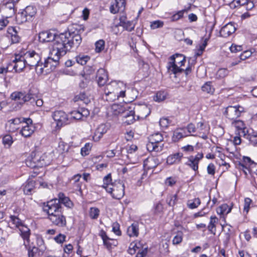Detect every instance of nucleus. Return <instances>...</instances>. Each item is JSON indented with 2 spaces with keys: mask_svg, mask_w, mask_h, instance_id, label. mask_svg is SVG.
Wrapping results in <instances>:
<instances>
[{
  "mask_svg": "<svg viewBox=\"0 0 257 257\" xmlns=\"http://www.w3.org/2000/svg\"><path fill=\"white\" fill-rule=\"evenodd\" d=\"M43 208L48 214V219L51 222L59 227H63L66 225L65 216L63 214L62 208L59 207L54 202L43 203Z\"/></svg>",
  "mask_w": 257,
  "mask_h": 257,
  "instance_id": "nucleus-1",
  "label": "nucleus"
},
{
  "mask_svg": "<svg viewBox=\"0 0 257 257\" xmlns=\"http://www.w3.org/2000/svg\"><path fill=\"white\" fill-rule=\"evenodd\" d=\"M69 36L70 33L67 32L55 35L51 51V54L55 56V59L56 60L60 59L70 50L71 47L69 44Z\"/></svg>",
  "mask_w": 257,
  "mask_h": 257,
  "instance_id": "nucleus-2",
  "label": "nucleus"
},
{
  "mask_svg": "<svg viewBox=\"0 0 257 257\" xmlns=\"http://www.w3.org/2000/svg\"><path fill=\"white\" fill-rule=\"evenodd\" d=\"M26 165L31 168H41L49 164L45 154L39 152H33L26 160Z\"/></svg>",
  "mask_w": 257,
  "mask_h": 257,
  "instance_id": "nucleus-3",
  "label": "nucleus"
},
{
  "mask_svg": "<svg viewBox=\"0 0 257 257\" xmlns=\"http://www.w3.org/2000/svg\"><path fill=\"white\" fill-rule=\"evenodd\" d=\"M186 62L185 57L180 54L176 53L170 57V61L168 63L167 69L169 73L175 75L181 73L184 70L180 67L184 65Z\"/></svg>",
  "mask_w": 257,
  "mask_h": 257,
  "instance_id": "nucleus-4",
  "label": "nucleus"
},
{
  "mask_svg": "<svg viewBox=\"0 0 257 257\" xmlns=\"http://www.w3.org/2000/svg\"><path fill=\"white\" fill-rule=\"evenodd\" d=\"M102 187L110 193L114 199L119 200L124 195V185L120 181L111 183L108 186L102 185Z\"/></svg>",
  "mask_w": 257,
  "mask_h": 257,
  "instance_id": "nucleus-5",
  "label": "nucleus"
},
{
  "mask_svg": "<svg viewBox=\"0 0 257 257\" xmlns=\"http://www.w3.org/2000/svg\"><path fill=\"white\" fill-rule=\"evenodd\" d=\"M9 122H11L13 124H18L21 122L25 123L26 125L23 126L20 133L25 138L30 137L34 133V127L32 125V120L30 118H16L11 119Z\"/></svg>",
  "mask_w": 257,
  "mask_h": 257,
  "instance_id": "nucleus-6",
  "label": "nucleus"
},
{
  "mask_svg": "<svg viewBox=\"0 0 257 257\" xmlns=\"http://www.w3.org/2000/svg\"><path fill=\"white\" fill-rule=\"evenodd\" d=\"M35 95L32 94L31 91L29 93L25 94L21 92H15L12 93L11 97L12 100L15 102L13 105H15V111L19 110L21 108L22 105L26 102L31 100L32 99L35 100Z\"/></svg>",
  "mask_w": 257,
  "mask_h": 257,
  "instance_id": "nucleus-7",
  "label": "nucleus"
},
{
  "mask_svg": "<svg viewBox=\"0 0 257 257\" xmlns=\"http://www.w3.org/2000/svg\"><path fill=\"white\" fill-rule=\"evenodd\" d=\"M149 142L147 145V150L150 152H159L162 150L163 145L160 143L163 140V137L160 133H156L151 135L149 138Z\"/></svg>",
  "mask_w": 257,
  "mask_h": 257,
  "instance_id": "nucleus-8",
  "label": "nucleus"
},
{
  "mask_svg": "<svg viewBox=\"0 0 257 257\" xmlns=\"http://www.w3.org/2000/svg\"><path fill=\"white\" fill-rule=\"evenodd\" d=\"M36 9L32 6H27L23 12L17 16V21L20 23H23L31 21L36 14Z\"/></svg>",
  "mask_w": 257,
  "mask_h": 257,
  "instance_id": "nucleus-9",
  "label": "nucleus"
},
{
  "mask_svg": "<svg viewBox=\"0 0 257 257\" xmlns=\"http://www.w3.org/2000/svg\"><path fill=\"white\" fill-rule=\"evenodd\" d=\"M23 56L25 63L30 69H33V66H36L41 61L40 55L34 51H27Z\"/></svg>",
  "mask_w": 257,
  "mask_h": 257,
  "instance_id": "nucleus-10",
  "label": "nucleus"
},
{
  "mask_svg": "<svg viewBox=\"0 0 257 257\" xmlns=\"http://www.w3.org/2000/svg\"><path fill=\"white\" fill-rule=\"evenodd\" d=\"M71 114L73 113H54L53 118L57 122L56 126L60 128L63 124L71 122Z\"/></svg>",
  "mask_w": 257,
  "mask_h": 257,
  "instance_id": "nucleus-11",
  "label": "nucleus"
},
{
  "mask_svg": "<svg viewBox=\"0 0 257 257\" xmlns=\"http://www.w3.org/2000/svg\"><path fill=\"white\" fill-rule=\"evenodd\" d=\"M58 198H55L52 199L46 203H50L51 202H54L58 205L59 207L63 209L62 204H63L65 206L71 208L73 206V203L69 199V198L66 197L64 193H59L58 195Z\"/></svg>",
  "mask_w": 257,
  "mask_h": 257,
  "instance_id": "nucleus-12",
  "label": "nucleus"
},
{
  "mask_svg": "<svg viewBox=\"0 0 257 257\" xmlns=\"http://www.w3.org/2000/svg\"><path fill=\"white\" fill-rule=\"evenodd\" d=\"M13 63H14L13 69H15L17 72H20L22 71L24 68L28 67L25 63L23 55H16L15 59L13 61Z\"/></svg>",
  "mask_w": 257,
  "mask_h": 257,
  "instance_id": "nucleus-13",
  "label": "nucleus"
},
{
  "mask_svg": "<svg viewBox=\"0 0 257 257\" xmlns=\"http://www.w3.org/2000/svg\"><path fill=\"white\" fill-rule=\"evenodd\" d=\"M197 134L192 135L193 136L199 137L204 140L208 138L209 128L204 124L203 122H199L197 124Z\"/></svg>",
  "mask_w": 257,
  "mask_h": 257,
  "instance_id": "nucleus-14",
  "label": "nucleus"
},
{
  "mask_svg": "<svg viewBox=\"0 0 257 257\" xmlns=\"http://www.w3.org/2000/svg\"><path fill=\"white\" fill-rule=\"evenodd\" d=\"M203 154L198 153L195 156H191L189 158L188 162L186 163L194 171H196L198 169V164L199 161L203 158Z\"/></svg>",
  "mask_w": 257,
  "mask_h": 257,
  "instance_id": "nucleus-15",
  "label": "nucleus"
},
{
  "mask_svg": "<svg viewBox=\"0 0 257 257\" xmlns=\"http://www.w3.org/2000/svg\"><path fill=\"white\" fill-rule=\"evenodd\" d=\"M236 28L232 23H229L223 26L220 31V35L221 37L226 38L234 33Z\"/></svg>",
  "mask_w": 257,
  "mask_h": 257,
  "instance_id": "nucleus-16",
  "label": "nucleus"
},
{
  "mask_svg": "<svg viewBox=\"0 0 257 257\" xmlns=\"http://www.w3.org/2000/svg\"><path fill=\"white\" fill-rule=\"evenodd\" d=\"M56 34L50 31H43L39 34V40L42 43L49 42L54 41Z\"/></svg>",
  "mask_w": 257,
  "mask_h": 257,
  "instance_id": "nucleus-17",
  "label": "nucleus"
},
{
  "mask_svg": "<svg viewBox=\"0 0 257 257\" xmlns=\"http://www.w3.org/2000/svg\"><path fill=\"white\" fill-rule=\"evenodd\" d=\"M124 7V0H115V3L110 7V11L111 13L115 14L119 11H123Z\"/></svg>",
  "mask_w": 257,
  "mask_h": 257,
  "instance_id": "nucleus-18",
  "label": "nucleus"
},
{
  "mask_svg": "<svg viewBox=\"0 0 257 257\" xmlns=\"http://www.w3.org/2000/svg\"><path fill=\"white\" fill-rule=\"evenodd\" d=\"M19 228L21 232V235L24 240V244L26 246L29 245L30 242V230L23 224Z\"/></svg>",
  "mask_w": 257,
  "mask_h": 257,
  "instance_id": "nucleus-19",
  "label": "nucleus"
},
{
  "mask_svg": "<svg viewBox=\"0 0 257 257\" xmlns=\"http://www.w3.org/2000/svg\"><path fill=\"white\" fill-rule=\"evenodd\" d=\"M161 163V161L157 158L150 157L148 158L144 163V166L148 170L155 168L158 165Z\"/></svg>",
  "mask_w": 257,
  "mask_h": 257,
  "instance_id": "nucleus-20",
  "label": "nucleus"
},
{
  "mask_svg": "<svg viewBox=\"0 0 257 257\" xmlns=\"http://www.w3.org/2000/svg\"><path fill=\"white\" fill-rule=\"evenodd\" d=\"M96 78L98 85L99 86L104 85L108 79L105 70L103 68L98 69L97 72Z\"/></svg>",
  "mask_w": 257,
  "mask_h": 257,
  "instance_id": "nucleus-21",
  "label": "nucleus"
},
{
  "mask_svg": "<svg viewBox=\"0 0 257 257\" xmlns=\"http://www.w3.org/2000/svg\"><path fill=\"white\" fill-rule=\"evenodd\" d=\"M186 129L184 127L179 128L174 131L172 136V141L174 142H178L183 138L188 136Z\"/></svg>",
  "mask_w": 257,
  "mask_h": 257,
  "instance_id": "nucleus-22",
  "label": "nucleus"
},
{
  "mask_svg": "<svg viewBox=\"0 0 257 257\" xmlns=\"http://www.w3.org/2000/svg\"><path fill=\"white\" fill-rule=\"evenodd\" d=\"M69 40V44L71 49L73 47L77 48L81 43L82 38L79 34H71L70 33Z\"/></svg>",
  "mask_w": 257,
  "mask_h": 257,
  "instance_id": "nucleus-23",
  "label": "nucleus"
},
{
  "mask_svg": "<svg viewBox=\"0 0 257 257\" xmlns=\"http://www.w3.org/2000/svg\"><path fill=\"white\" fill-rule=\"evenodd\" d=\"M107 128L104 124L100 125L95 132L93 137L94 141H98L102 137L103 135L106 133Z\"/></svg>",
  "mask_w": 257,
  "mask_h": 257,
  "instance_id": "nucleus-24",
  "label": "nucleus"
},
{
  "mask_svg": "<svg viewBox=\"0 0 257 257\" xmlns=\"http://www.w3.org/2000/svg\"><path fill=\"white\" fill-rule=\"evenodd\" d=\"M9 35L8 37L11 38V44H15L19 42L20 38L18 35L17 32L14 28H9L8 30Z\"/></svg>",
  "mask_w": 257,
  "mask_h": 257,
  "instance_id": "nucleus-25",
  "label": "nucleus"
},
{
  "mask_svg": "<svg viewBox=\"0 0 257 257\" xmlns=\"http://www.w3.org/2000/svg\"><path fill=\"white\" fill-rule=\"evenodd\" d=\"M218 219L215 216L210 217V220L207 228L208 231L213 235L216 233V224L218 223Z\"/></svg>",
  "mask_w": 257,
  "mask_h": 257,
  "instance_id": "nucleus-26",
  "label": "nucleus"
},
{
  "mask_svg": "<svg viewBox=\"0 0 257 257\" xmlns=\"http://www.w3.org/2000/svg\"><path fill=\"white\" fill-rule=\"evenodd\" d=\"M182 157V154L179 153L170 155L167 159V163L170 165L178 163L181 161Z\"/></svg>",
  "mask_w": 257,
  "mask_h": 257,
  "instance_id": "nucleus-27",
  "label": "nucleus"
},
{
  "mask_svg": "<svg viewBox=\"0 0 257 257\" xmlns=\"http://www.w3.org/2000/svg\"><path fill=\"white\" fill-rule=\"evenodd\" d=\"M128 235L132 236H138L139 234V226L137 223H133L130 226L127 230Z\"/></svg>",
  "mask_w": 257,
  "mask_h": 257,
  "instance_id": "nucleus-28",
  "label": "nucleus"
},
{
  "mask_svg": "<svg viewBox=\"0 0 257 257\" xmlns=\"http://www.w3.org/2000/svg\"><path fill=\"white\" fill-rule=\"evenodd\" d=\"M73 100L75 102L81 101L86 104H88L90 101V98L84 92L80 93L79 94L75 96Z\"/></svg>",
  "mask_w": 257,
  "mask_h": 257,
  "instance_id": "nucleus-29",
  "label": "nucleus"
},
{
  "mask_svg": "<svg viewBox=\"0 0 257 257\" xmlns=\"http://www.w3.org/2000/svg\"><path fill=\"white\" fill-rule=\"evenodd\" d=\"M232 207L227 204H223L217 209V212L219 214L226 215L231 210Z\"/></svg>",
  "mask_w": 257,
  "mask_h": 257,
  "instance_id": "nucleus-30",
  "label": "nucleus"
},
{
  "mask_svg": "<svg viewBox=\"0 0 257 257\" xmlns=\"http://www.w3.org/2000/svg\"><path fill=\"white\" fill-rule=\"evenodd\" d=\"M135 117V113H126L123 116V122L126 125L131 124L136 120Z\"/></svg>",
  "mask_w": 257,
  "mask_h": 257,
  "instance_id": "nucleus-31",
  "label": "nucleus"
},
{
  "mask_svg": "<svg viewBox=\"0 0 257 257\" xmlns=\"http://www.w3.org/2000/svg\"><path fill=\"white\" fill-rule=\"evenodd\" d=\"M35 182L33 180H28L23 188L24 192L25 194L28 195L35 187Z\"/></svg>",
  "mask_w": 257,
  "mask_h": 257,
  "instance_id": "nucleus-32",
  "label": "nucleus"
},
{
  "mask_svg": "<svg viewBox=\"0 0 257 257\" xmlns=\"http://www.w3.org/2000/svg\"><path fill=\"white\" fill-rule=\"evenodd\" d=\"M49 55H50L45 60L44 63H43V65H44V66H45V67H48L49 65L50 66H52L51 63L52 62L55 63L56 65L58 64V61L60 59H58L57 60H56V59H55V57H54L55 56H53L51 54V51L50 52Z\"/></svg>",
  "mask_w": 257,
  "mask_h": 257,
  "instance_id": "nucleus-33",
  "label": "nucleus"
},
{
  "mask_svg": "<svg viewBox=\"0 0 257 257\" xmlns=\"http://www.w3.org/2000/svg\"><path fill=\"white\" fill-rule=\"evenodd\" d=\"M244 111V108L239 106H228L226 108L225 112H242Z\"/></svg>",
  "mask_w": 257,
  "mask_h": 257,
  "instance_id": "nucleus-34",
  "label": "nucleus"
},
{
  "mask_svg": "<svg viewBox=\"0 0 257 257\" xmlns=\"http://www.w3.org/2000/svg\"><path fill=\"white\" fill-rule=\"evenodd\" d=\"M167 93L164 91H158L154 96V101L160 102L166 98Z\"/></svg>",
  "mask_w": 257,
  "mask_h": 257,
  "instance_id": "nucleus-35",
  "label": "nucleus"
},
{
  "mask_svg": "<svg viewBox=\"0 0 257 257\" xmlns=\"http://www.w3.org/2000/svg\"><path fill=\"white\" fill-rule=\"evenodd\" d=\"M75 59L77 63L83 65L86 64L87 62L90 59V57L87 55H79L75 57Z\"/></svg>",
  "mask_w": 257,
  "mask_h": 257,
  "instance_id": "nucleus-36",
  "label": "nucleus"
},
{
  "mask_svg": "<svg viewBox=\"0 0 257 257\" xmlns=\"http://www.w3.org/2000/svg\"><path fill=\"white\" fill-rule=\"evenodd\" d=\"M88 114L89 113L85 115L83 113H73V114H71V122L78 120H84L87 117Z\"/></svg>",
  "mask_w": 257,
  "mask_h": 257,
  "instance_id": "nucleus-37",
  "label": "nucleus"
},
{
  "mask_svg": "<svg viewBox=\"0 0 257 257\" xmlns=\"http://www.w3.org/2000/svg\"><path fill=\"white\" fill-rule=\"evenodd\" d=\"M177 199V194L169 195L167 197L166 202L169 206L173 207L176 204Z\"/></svg>",
  "mask_w": 257,
  "mask_h": 257,
  "instance_id": "nucleus-38",
  "label": "nucleus"
},
{
  "mask_svg": "<svg viewBox=\"0 0 257 257\" xmlns=\"http://www.w3.org/2000/svg\"><path fill=\"white\" fill-rule=\"evenodd\" d=\"M201 201L199 198H195L193 200H189L187 202V205L191 209L197 208L200 204Z\"/></svg>",
  "mask_w": 257,
  "mask_h": 257,
  "instance_id": "nucleus-39",
  "label": "nucleus"
},
{
  "mask_svg": "<svg viewBox=\"0 0 257 257\" xmlns=\"http://www.w3.org/2000/svg\"><path fill=\"white\" fill-rule=\"evenodd\" d=\"M15 4L14 3L12 2H8L6 3L5 7V11H9V17H11L13 15H14L15 13Z\"/></svg>",
  "mask_w": 257,
  "mask_h": 257,
  "instance_id": "nucleus-40",
  "label": "nucleus"
},
{
  "mask_svg": "<svg viewBox=\"0 0 257 257\" xmlns=\"http://www.w3.org/2000/svg\"><path fill=\"white\" fill-rule=\"evenodd\" d=\"M69 149L68 145L63 142H60L58 147V151L61 154L68 152Z\"/></svg>",
  "mask_w": 257,
  "mask_h": 257,
  "instance_id": "nucleus-41",
  "label": "nucleus"
},
{
  "mask_svg": "<svg viewBox=\"0 0 257 257\" xmlns=\"http://www.w3.org/2000/svg\"><path fill=\"white\" fill-rule=\"evenodd\" d=\"M202 90L208 93H212L214 91V88L211 85V82L210 81L207 82L202 86Z\"/></svg>",
  "mask_w": 257,
  "mask_h": 257,
  "instance_id": "nucleus-42",
  "label": "nucleus"
},
{
  "mask_svg": "<svg viewBox=\"0 0 257 257\" xmlns=\"http://www.w3.org/2000/svg\"><path fill=\"white\" fill-rule=\"evenodd\" d=\"M183 236V233L182 231H178L173 239V243L174 244H178L181 243L182 241Z\"/></svg>",
  "mask_w": 257,
  "mask_h": 257,
  "instance_id": "nucleus-43",
  "label": "nucleus"
},
{
  "mask_svg": "<svg viewBox=\"0 0 257 257\" xmlns=\"http://www.w3.org/2000/svg\"><path fill=\"white\" fill-rule=\"evenodd\" d=\"M92 144L89 143L85 144L84 147H82L81 149V154L82 156H85L88 155L91 150Z\"/></svg>",
  "mask_w": 257,
  "mask_h": 257,
  "instance_id": "nucleus-44",
  "label": "nucleus"
},
{
  "mask_svg": "<svg viewBox=\"0 0 257 257\" xmlns=\"http://www.w3.org/2000/svg\"><path fill=\"white\" fill-rule=\"evenodd\" d=\"M99 210L96 207H91L89 211V215L92 219H97L99 215Z\"/></svg>",
  "mask_w": 257,
  "mask_h": 257,
  "instance_id": "nucleus-45",
  "label": "nucleus"
},
{
  "mask_svg": "<svg viewBox=\"0 0 257 257\" xmlns=\"http://www.w3.org/2000/svg\"><path fill=\"white\" fill-rule=\"evenodd\" d=\"M13 142L11 136L9 135H5L3 138V143L5 146L9 148Z\"/></svg>",
  "mask_w": 257,
  "mask_h": 257,
  "instance_id": "nucleus-46",
  "label": "nucleus"
},
{
  "mask_svg": "<svg viewBox=\"0 0 257 257\" xmlns=\"http://www.w3.org/2000/svg\"><path fill=\"white\" fill-rule=\"evenodd\" d=\"M135 26V25L133 21H127L125 23L124 25L122 26L121 27H123L124 30H125L128 32H131L134 30Z\"/></svg>",
  "mask_w": 257,
  "mask_h": 257,
  "instance_id": "nucleus-47",
  "label": "nucleus"
},
{
  "mask_svg": "<svg viewBox=\"0 0 257 257\" xmlns=\"http://www.w3.org/2000/svg\"><path fill=\"white\" fill-rule=\"evenodd\" d=\"M105 42L103 40H99L95 43V51L100 52L104 48Z\"/></svg>",
  "mask_w": 257,
  "mask_h": 257,
  "instance_id": "nucleus-48",
  "label": "nucleus"
},
{
  "mask_svg": "<svg viewBox=\"0 0 257 257\" xmlns=\"http://www.w3.org/2000/svg\"><path fill=\"white\" fill-rule=\"evenodd\" d=\"M45 68V66L43 65V63L40 61L38 63V64H36V66H33V68L35 69V71L37 74L41 75L44 72V69Z\"/></svg>",
  "mask_w": 257,
  "mask_h": 257,
  "instance_id": "nucleus-49",
  "label": "nucleus"
},
{
  "mask_svg": "<svg viewBox=\"0 0 257 257\" xmlns=\"http://www.w3.org/2000/svg\"><path fill=\"white\" fill-rule=\"evenodd\" d=\"M11 221L16 227L19 228L23 223L20 219L15 215L10 216Z\"/></svg>",
  "mask_w": 257,
  "mask_h": 257,
  "instance_id": "nucleus-50",
  "label": "nucleus"
},
{
  "mask_svg": "<svg viewBox=\"0 0 257 257\" xmlns=\"http://www.w3.org/2000/svg\"><path fill=\"white\" fill-rule=\"evenodd\" d=\"M163 26L164 22L160 20L153 21L150 25L151 28L153 30L162 28Z\"/></svg>",
  "mask_w": 257,
  "mask_h": 257,
  "instance_id": "nucleus-51",
  "label": "nucleus"
},
{
  "mask_svg": "<svg viewBox=\"0 0 257 257\" xmlns=\"http://www.w3.org/2000/svg\"><path fill=\"white\" fill-rule=\"evenodd\" d=\"M232 123L235 125V126L236 128V132L240 130H242V128L246 127L243 121L240 120H234Z\"/></svg>",
  "mask_w": 257,
  "mask_h": 257,
  "instance_id": "nucleus-52",
  "label": "nucleus"
},
{
  "mask_svg": "<svg viewBox=\"0 0 257 257\" xmlns=\"http://www.w3.org/2000/svg\"><path fill=\"white\" fill-rule=\"evenodd\" d=\"M228 74V71L226 68L219 69L216 73V76L218 78H223L227 76Z\"/></svg>",
  "mask_w": 257,
  "mask_h": 257,
  "instance_id": "nucleus-53",
  "label": "nucleus"
},
{
  "mask_svg": "<svg viewBox=\"0 0 257 257\" xmlns=\"http://www.w3.org/2000/svg\"><path fill=\"white\" fill-rule=\"evenodd\" d=\"M127 21L126 20V17L125 16L122 15V16H120L119 18V23L118 25H116L115 26H114V27L113 28V31L115 32V33L116 34H117V32L115 31V29H117V28L119 26H122L124 25L125 23Z\"/></svg>",
  "mask_w": 257,
  "mask_h": 257,
  "instance_id": "nucleus-54",
  "label": "nucleus"
},
{
  "mask_svg": "<svg viewBox=\"0 0 257 257\" xmlns=\"http://www.w3.org/2000/svg\"><path fill=\"white\" fill-rule=\"evenodd\" d=\"M247 139L253 145L257 144V133H250L247 136Z\"/></svg>",
  "mask_w": 257,
  "mask_h": 257,
  "instance_id": "nucleus-55",
  "label": "nucleus"
},
{
  "mask_svg": "<svg viewBox=\"0 0 257 257\" xmlns=\"http://www.w3.org/2000/svg\"><path fill=\"white\" fill-rule=\"evenodd\" d=\"M251 202L252 200L249 198H245L244 199L243 211L245 212L246 214H247L249 211L250 205Z\"/></svg>",
  "mask_w": 257,
  "mask_h": 257,
  "instance_id": "nucleus-56",
  "label": "nucleus"
},
{
  "mask_svg": "<svg viewBox=\"0 0 257 257\" xmlns=\"http://www.w3.org/2000/svg\"><path fill=\"white\" fill-rule=\"evenodd\" d=\"M171 121L167 117H162L160 119L159 123L161 126L163 127H167Z\"/></svg>",
  "mask_w": 257,
  "mask_h": 257,
  "instance_id": "nucleus-57",
  "label": "nucleus"
},
{
  "mask_svg": "<svg viewBox=\"0 0 257 257\" xmlns=\"http://www.w3.org/2000/svg\"><path fill=\"white\" fill-rule=\"evenodd\" d=\"M38 248L36 247H33L28 250L29 257H37L38 255Z\"/></svg>",
  "mask_w": 257,
  "mask_h": 257,
  "instance_id": "nucleus-58",
  "label": "nucleus"
},
{
  "mask_svg": "<svg viewBox=\"0 0 257 257\" xmlns=\"http://www.w3.org/2000/svg\"><path fill=\"white\" fill-rule=\"evenodd\" d=\"M249 133L247 130V128L245 127L242 128V130H240L237 132L236 134H237L240 137H243L247 139V136L249 135Z\"/></svg>",
  "mask_w": 257,
  "mask_h": 257,
  "instance_id": "nucleus-59",
  "label": "nucleus"
},
{
  "mask_svg": "<svg viewBox=\"0 0 257 257\" xmlns=\"http://www.w3.org/2000/svg\"><path fill=\"white\" fill-rule=\"evenodd\" d=\"M112 231L116 235H121V231L120 230L119 228V224L115 222L113 223L112 225Z\"/></svg>",
  "mask_w": 257,
  "mask_h": 257,
  "instance_id": "nucleus-60",
  "label": "nucleus"
},
{
  "mask_svg": "<svg viewBox=\"0 0 257 257\" xmlns=\"http://www.w3.org/2000/svg\"><path fill=\"white\" fill-rule=\"evenodd\" d=\"M184 12V11H179L178 13L173 15L171 18V21H176L182 18L183 16Z\"/></svg>",
  "mask_w": 257,
  "mask_h": 257,
  "instance_id": "nucleus-61",
  "label": "nucleus"
},
{
  "mask_svg": "<svg viewBox=\"0 0 257 257\" xmlns=\"http://www.w3.org/2000/svg\"><path fill=\"white\" fill-rule=\"evenodd\" d=\"M163 210V206L160 202L157 203L154 206V212L156 214L162 213Z\"/></svg>",
  "mask_w": 257,
  "mask_h": 257,
  "instance_id": "nucleus-62",
  "label": "nucleus"
},
{
  "mask_svg": "<svg viewBox=\"0 0 257 257\" xmlns=\"http://www.w3.org/2000/svg\"><path fill=\"white\" fill-rule=\"evenodd\" d=\"M185 129L187 130V132L189 134L197 132L196 127L195 125L192 123H189Z\"/></svg>",
  "mask_w": 257,
  "mask_h": 257,
  "instance_id": "nucleus-63",
  "label": "nucleus"
},
{
  "mask_svg": "<svg viewBox=\"0 0 257 257\" xmlns=\"http://www.w3.org/2000/svg\"><path fill=\"white\" fill-rule=\"evenodd\" d=\"M65 238L66 236L64 234L60 233L55 237L54 239L57 243H61L65 241Z\"/></svg>",
  "mask_w": 257,
  "mask_h": 257,
  "instance_id": "nucleus-64",
  "label": "nucleus"
}]
</instances>
